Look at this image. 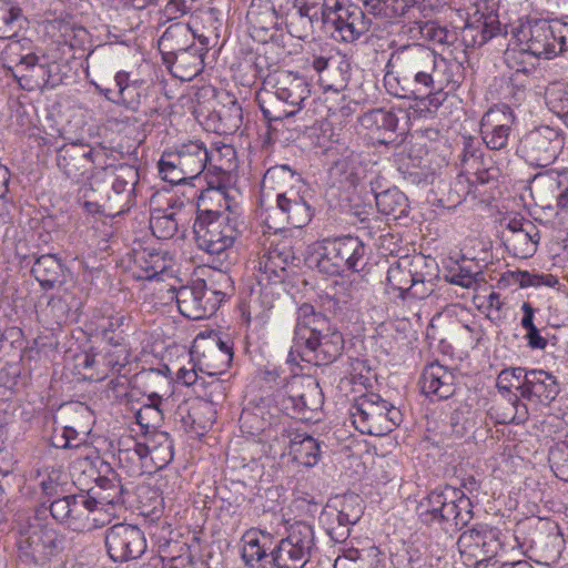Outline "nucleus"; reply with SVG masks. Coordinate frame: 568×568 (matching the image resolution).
Segmentation results:
<instances>
[{"instance_id": "nucleus-1", "label": "nucleus", "mask_w": 568, "mask_h": 568, "mask_svg": "<svg viewBox=\"0 0 568 568\" xmlns=\"http://www.w3.org/2000/svg\"><path fill=\"white\" fill-rule=\"evenodd\" d=\"M387 67L385 85L390 94L403 99H419L434 88L439 89L442 72L460 69L457 63L438 61L436 52L420 43L397 48Z\"/></svg>"}, {"instance_id": "nucleus-2", "label": "nucleus", "mask_w": 568, "mask_h": 568, "mask_svg": "<svg viewBox=\"0 0 568 568\" xmlns=\"http://www.w3.org/2000/svg\"><path fill=\"white\" fill-rule=\"evenodd\" d=\"M344 344L343 334L313 305L304 303L297 308L291 354L296 352L303 361L317 366L328 365L342 355Z\"/></svg>"}, {"instance_id": "nucleus-3", "label": "nucleus", "mask_w": 568, "mask_h": 568, "mask_svg": "<svg viewBox=\"0 0 568 568\" xmlns=\"http://www.w3.org/2000/svg\"><path fill=\"white\" fill-rule=\"evenodd\" d=\"M265 88L256 99L258 106L268 121L270 128L276 130L272 123L282 122L294 116L310 98L311 89L307 81L293 72L281 71L271 75Z\"/></svg>"}, {"instance_id": "nucleus-4", "label": "nucleus", "mask_w": 568, "mask_h": 568, "mask_svg": "<svg viewBox=\"0 0 568 568\" xmlns=\"http://www.w3.org/2000/svg\"><path fill=\"white\" fill-rule=\"evenodd\" d=\"M217 202L219 206H222V200ZM223 202L224 211L211 207L210 202L204 206H199L197 216L193 224L197 247L210 255H216L220 266H223L227 258V251L240 235L237 220L229 211L230 205L225 197Z\"/></svg>"}, {"instance_id": "nucleus-5", "label": "nucleus", "mask_w": 568, "mask_h": 568, "mask_svg": "<svg viewBox=\"0 0 568 568\" xmlns=\"http://www.w3.org/2000/svg\"><path fill=\"white\" fill-rule=\"evenodd\" d=\"M178 159V164L190 179H195L205 172V178L213 173L214 176L207 181L209 187L199 197L197 206H204L207 202L224 200L225 190L223 181L233 169L231 160L227 164H212L206 146L201 141H189L172 152Z\"/></svg>"}, {"instance_id": "nucleus-6", "label": "nucleus", "mask_w": 568, "mask_h": 568, "mask_svg": "<svg viewBox=\"0 0 568 568\" xmlns=\"http://www.w3.org/2000/svg\"><path fill=\"white\" fill-rule=\"evenodd\" d=\"M349 416L354 427L362 434L384 436L402 422V413L379 394L367 393L352 404Z\"/></svg>"}, {"instance_id": "nucleus-7", "label": "nucleus", "mask_w": 568, "mask_h": 568, "mask_svg": "<svg viewBox=\"0 0 568 568\" xmlns=\"http://www.w3.org/2000/svg\"><path fill=\"white\" fill-rule=\"evenodd\" d=\"M515 38L521 44L520 51L551 59L568 51V23L535 20L523 26Z\"/></svg>"}, {"instance_id": "nucleus-8", "label": "nucleus", "mask_w": 568, "mask_h": 568, "mask_svg": "<svg viewBox=\"0 0 568 568\" xmlns=\"http://www.w3.org/2000/svg\"><path fill=\"white\" fill-rule=\"evenodd\" d=\"M63 539L59 532L38 520L20 529L18 560L27 567H43L62 550Z\"/></svg>"}, {"instance_id": "nucleus-9", "label": "nucleus", "mask_w": 568, "mask_h": 568, "mask_svg": "<svg viewBox=\"0 0 568 568\" xmlns=\"http://www.w3.org/2000/svg\"><path fill=\"white\" fill-rule=\"evenodd\" d=\"M282 412L292 418L311 419L312 413L323 405L318 383L311 376H293L275 396Z\"/></svg>"}, {"instance_id": "nucleus-10", "label": "nucleus", "mask_w": 568, "mask_h": 568, "mask_svg": "<svg viewBox=\"0 0 568 568\" xmlns=\"http://www.w3.org/2000/svg\"><path fill=\"white\" fill-rule=\"evenodd\" d=\"M321 19L335 40L346 43L355 42L371 28V20L359 7L341 0H324Z\"/></svg>"}, {"instance_id": "nucleus-11", "label": "nucleus", "mask_w": 568, "mask_h": 568, "mask_svg": "<svg viewBox=\"0 0 568 568\" xmlns=\"http://www.w3.org/2000/svg\"><path fill=\"white\" fill-rule=\"evenodd\" d=\"M317 261L321 272L341 275L346 271L358 272L365 266L366 247L357 236H343L325 241Z\"/></svg>"}, {"instance_id": "nucleus-12", "label": "nucleus", "mask_w": 568, "mask_h": 568, "mask_svg": "<svg viewBox=\"0 0 568 568\" xmlns=\"http://www.w3.org/2000/svg\"><path fill=\"white\" fill-rule=\"evenodd\" d=\"M315 548L313 527L304 521L293 524L287 536L271 550L268 562L275 568H304Z\"/></svg>"}, {"instance_id": "nucleus-13", "label": "nucleus", "mask_w": 568, "mask_h": 568, "mask_svg": "<svg viewBox=\"0 0 568 568\" xmlns=\"http://www.w3.org/2000/svg\"><path fill=\"white\" fill-rule=\"evenodd\" d=\"M318 74L322 87L326 90L341 92L347 88L351 79V62L338 49L324 45L313 51L306 59Z\"/></svg>"}, {"instance_id": "nucleus-14", "label": "nucleus", "mask_w": 568, "mask_h": 568, "mask_svg": "<svg viewBox=\"0 0 568 568\" xmlns=\"http://www.w3.org/2000/svg\"><path fill=\"white\" fill-rule=\"evenodd\" d=\"M562 145L560 132L542 125L527 132L520 139L517 152L530 165L546 168L555 162Z\"/></svg>"}, {"instance_id": "nucleus-15", "label": "nucleus", "mask_w": 568, "mask_h": 568, "mask_svg": "<svg viewBox=\"0 0 568 568\" xmlns=\"http://www.w3.org/2000/svg\"><path fill=\"white\" fill-rule=\"evenodd\" d=\"M224 294L209 288L204 281L197 280L192 285L181 286L175 293L180 313L190 320L210 317L220 307Z\"/></svg>"}, {"instance_id": "nucleus-16", "label": "nucleus", "mask_w": 568, "mask_h": 568, "mask_svg": "<svg viewBox=\"0 0 568 568\" xmlns=\"http://www.w3.org/2000/svg\"><path fill=\"white\" fill-rule=\"evenodd\" d=\"M457 546L460 555L473 564L488 562L501 548L500 530L487 524H476L460 534Z\"/></svg>"}, {"instance_id": "nucleus-17", "label": "nucleus", "mask_w": 568, "mask_h": 568, "mask_svg": "<svg viewBox=\"0 0 568 568\" xmlns=\"http://www.w3.org/2000/svg\"><path fill=\"white\" fill-rule=\"evenodd\" d=\"M104 542L114 562H125L140 558L146 550L144 532L134 525L115 524L105 531Z\"/></svg>"}, {"instance_id": "nucleus-18", "label": "nucleus", "mask_w": 568, "mask_h": 568, "mask_svg": "<svg viewBox=\"0 0 568 568\" xmlns=\"http://www.w3.org/2000/svg\"><path fill=\"white\" fill-rule=\"evenodd\" d=\"M101 153L83 142L67 143L57 151V165L70 180L80 182L88 179Z\"/></svg>"}, {"instance_id": "nucleus-19", "label": "nucleus", "mask_w": 568, "mask_h": 568, "mask_svg": "<svg viewBox=\"0 0 568 568\" xmlns=\"http://www.w3.org/2000/svg\"><path fill=\"white\" fill-rule=\"evenodd\" d=\"M515 121V113L509 105L496 104L491 106L480 120L483 141L490 150L505 149Z\"/></svg>"}, {"instance_id": "nucleus-20", "label": "nucleus", "mask_w": 568, "mask_h": 568, "mask_svg": "<svg viewBox=\"0 0 568 568\" xmlns=\"http://www.w3.org/2000/svg\"><path fill=\"white\" fill-rule=\"evenodd\" d=\"M363 515V507L358 495L352 494L343 497L339 508L328 507L322 514L326 520L327 532L332 538L345 539L349 534V527L355 525Z\"/></svg>"}, {"instance_id": "nucleus-21", "label": "nucleus", "mask_w": 568, "mask_h": 568, "mask_svg": "<svg viewBox=\"0 0 568 568\" xmlns=\"http://www.w3.org/2000/svg\"><path fill=\"white\" fill-rule=\"evenodd\" d=\"M305 186L288 187L282 193H276L275 211L286 224L293 227H303L312 220L313 210L308 203Z\"/></svg>"}, {"instance_id": "nucleus-22", "label": "nucleus", "mask_w": 568, "mask_h": 568, "mask_svg": "<svg viewBox=\"0 0 568 568\" xmlns=\"http://www.w3.org/2000/svg\"><path fill=\"white\" fill-rule=\"evenodd\" d=\"M278 10L285 18L287 32L296 39L304 40L313 33L314 22L320 19L322 7L304 0H292L286 2L285 8L278 4Z\"/></svg>"}, {"instance_id": "nucleus-23", "label": "nucleus", "mask_w": 568, "mask_h": 568, "mask_svg": "<svg viewBox=\"0 0 568 568\" xmlns=\"http://www.w3.org/2000/svg\"><path fill=\"white\" fill-rule=\"evenodd\" d=\"M517 389L523 398L542 405H549L560 390L556 377L542 369L525 373L524 382Z\"/></svg>"}, {"instance_id": "nucleus-24", "label": "nucleus", "mask_w": 568, "mask_h": 568, "mask_svg": "<svg viewBox=\"0 0 568 568\" xmlns=\"http://www.w3.org/2000/svg\"><path fill=\"white\" fill-rule=\"evenodd\" d=\"M216 409L203 398H193L184 402L178 408V415L187 433L203 436L215 420Z\"/></svg>"}, {"instance_id": "nucleus-25", "label": "nucleus", "mask_w": 568, "mask_h": 568, "mask_svg": "<svg viewBox=\"0 0 568 568\" xmlns=\"http://www.w3.org/2000/svg\"><path fill=\"white\" fill-rule=\"evenodd\" d=\"M199 40V44L163 61L173 77L182 81H190L203 70L204 54L207 51V39L200 38Z\"/></svg>"}, {"instance_id": "nucleus-26", "label": "nucleus", "mask_w": 568, "mask_h": 568, "mask_svg": "<svg viewBox=\"0 0 568 568\" xmlns=\"http://www.w3.org/2000/svg\"><path fill=\"white\" fill-rule=\"evenodd\" d=\"M125 488L123 487L119 474L110 466L102 462L99 468V476L95 478V485L85 493L94 498L110 505L114 508H122L124 505Z\"/></svg>"}, {"instance_id": "nucleus-27", "label": "nucleus", "mask_w": 568, "mask_h": 568, "mask_svg": "<svg viewBox=\"0 0 568 568\" xmlns=\"http://www.w3.org/2000/svg\"><path fill=\"white\" fill-rule=\"evenodd\" d=\"M103 92L108 100L136 111L148 97V85L144 81H131L129 73L121 71L114 77V89H105Z\"/></svg>"}, {"instance_id": "nucleus-28", "label": "nucleus", "mask_w": 568, "mask_h": 568, "mask_svg": "<svg viewBox=\"0 0 568 568\" xmlns=\"http://www.w3.org/2000/svg\"><path fill=\"white\" fill-rule=\"evenodd\" d=\"M420 389L426 396L437 399L452 397L456 389V375L439 363L427 365L420 376Z\"/></svg>"}, {"instance_id": "nucleus-29", "label": "nucleus", "mask_w": 568, "mask_h": 568, "mask_svg": "<svg viewBox=\"0 0 568 568\" xmlns=\"http://www.w3.org/2000/svg\"><path fill=\"white\" fill-rule=\"evenodd\" d=\"M139 181V172L132 165H120L112 182L113 195L108 196L109 209L113 214H120L130 209L134 186Z\"/></svg>"}, {"instance_id": "nucleus-30", "label": "nucleus", "mask_w": 568, "mask_h": 568, "mask_svg": "<svg viewBox=\"0 0 568 568\" xmlns=\"http://www.w3.org/2000/svg\"><path fill=\"white\" fill-rule=\"evenodd\" d=\"M77 531H91L101 528L116 516V508L105 505L88 493H81Z\"/></svg>"}, {"instance_id": "nucleus-31", "label": "nucleus", "mask_w": 568, "mask_h": 568, "mask_svg": "<svg viewBox=\"0 0 568 568\" xmlns=\"http://www.w3.org/2000/svg\"><path fill=\"white\" fill-rule=\"evenodd\" d=\"M455 498L446 500L442 513L438 515V520L435 525L440 526L444 530L450 529L460 530L473 518V505L470 497L464 490L455 488Z\"/></svg>"}, {"instance_id": "nucleus-32", "label": "nucleus", "mask_w": 568, "mask_h": 568, "mask_svg": "<svg viewBox=\"0 0 568 568\" xmlns=\"http://www.w3.org/2000/svg\"><path fill=\"white\" fill-rule=\"evenodd\" d=\"M142 444L146 457L148 473L162 469L172 462L174 446L166 432L152 430L145 436V442Z\"/></svg>"}, {"instance_id": "nucleus-33", "label": "nucleus", "mask_w": 568, "mask_h": 568, "mask_svg": "<svg viewBox=\"0 0 568 568\" xmlns=\"http://www.w3.org/2000/svg\"><path fill=\"white\" fill-rule=\"evenodd\" d=\"M195 44V34L187 23L182 22L169 26L158 42L163 61Z\"/></svg>"}, {"instance_id": "nucleus-34", "label": "nucleus", "mask_w": 568, "mask_h": 568, "mask_svg": "<svg viewBox=\"0 0 568 568\" xmlns=\"http://www.w3.org/2000/svg\"><path fill=\"white\" fill-rule=\"evenodd\" d=\"M78 291L79 288L73 285L71 288H64L62 293L52 295L42 310L43 315L52 324L65 323L70 313L78 312L82 306L81 300L77 296Z\"/></svg>"}, {"instance_id": "nucleus-35", "label": "nucleus", "mask_w": 568, "mask_h": 568, "mask_svg": "<svg viewBox=\"0 0 568 568\" xmlns=\"http://www.w3.org/2000/svg\"><path fill=\"white\" fill-rule=\"evenodd\" d=\"M361 125L376 135L382 144L392 142L390 136L395 133L398 119L396 114L386 109H373L365 112L358 119Z\"/></svg>"}, {"instance_id": "nucleus-36", "label": "nucleus", "mask_w": 568, "mask_h": 568, "mask_svg": "<svg viewBox=\"0 0 568 568\" xmlns=\"http://www.w3.org/2000/svg\"><path fill=\"white\" fill-rule=\"evenodd\" d=\"M31 274L42 288L51 290L57 285L65 283L67 268L57 255L44 254L34 261Z\"/></svg>"}, {"instance_id": "nucleus-37", "label": "nucleus", "mask_w": 568, "mask_h": 568, "mask_svg": "<svg viewBox=\"0 0 568 568\" xmlns=\"http://www.w3.org/2000/svg\"><path fill=\"white\" fill-rule=\"evenodd\" d=\"M501 23L496 14L481 16L475 22H468L462 32V40L466 47H480L491 38L500 34Z\"/></svg>"}, {"instance_id": "nucleus-38", "label": "nucleus", "mask_w": 568, "mask_h": 568, "mask_svg": "<svg viewBox=\"0 0 568 568\" xmlns=\"http://www.w3.org/2000/svg\"><path fill=\"white\" fill-rule=\"evenodd\" d=\"M386 557L376 546L349 548L337 556L334 568H386Z\"/></svg>"}, {"instance_id": "nucleus-39", "label": "nucleus", "mask_w": 568, "mask_h": 568, "mask_svg": "<svg viewBox=\"0 0 568 568\" xmlns=\"http://www.w3.org/2000/svg\"><path fill=\"white\" fill-rule=\"evenodd\" d=\"M134 264L140 270L139 277L154 280L171 266L168 252L154 247H144L134 252Z\"/></svg>"}, {"instance_id": "nucleus-40", "label": "nucleus", "mask_w": 568, "mask_h": 568, "mask_svg": "<svg viewBox=\"0 0 568 568\" xmlns=\"http://www.w3.org/2000/svg\"><path fill=\"white\" fill-rule=\"evenodd\" d=\"M290 455L293 460L305 467L315 466L321 456V446L317 439L306 433L290 434Z\"/></svg>"}, {"instance_id": "nucleus-41", "label": "nucleus", "mask_w": 568, "mask_h": 568, "mask_svg": "<svg viewBox=\"0 0 568 568\" xmlns=\"http://www.w3.org/2000/svg\"><path fill=\"white\" fill-rule=\"evenodd\" d=\"M422 268H432L424 256L414 257L408 265L397 263L388 268L387 281L394 290L399 292V296L405 298L408 295L415 271H422Z\"/></svg>"}, {"instance_id": "nucleus-42", "label": "nucleus", "mask_w": 568, "mask_h": 568, "mask_svg": "<svg viewBox=\"0 0 568 568\" xmlns=\"http://www.w3.org/2000/svg\"><path fill=\"white\" fill-rule=\"evenodd\" d=\"M81 493L73 495H60L53 497L49 510L53 519L67 525L73 531L78 529L79 511L81 507Z\"/></svg>"}, {"instance_id": "nucleus-43", "label": "nucleus", "mask_w": 568, "mask_h": 568, "mask_svg": "<svg viewBox=\"0 0 568 568\" xmlns=\"http://www.w3.org/2000/svg\"><path fill=\"white\" fill-rule=\"evenodd\" d=\"M277 0L271 1H252L246 19L251 29L255 32H267L277 26L278 9H276Z\"/></svg>"}, {"instance_id": "nucleus-44", "label": "nucleus", "mask_w": 568, "mask_h": 568, "mask_svg": "<svg viewBox=\"0 0 568 568\" xmlns=\"http://www.w3.org/2000/svg\"><path fill=\"white\" fill-rule=\"evenodd\" d=\"M372 191L374 192L376 206L379 213L390 216L394 220L407 216L409 203L407 196L400 190L392 187L377 192L375 187H372Z\"/></svg>"}, {"instance_id": "nucleus-45", "label": "nucleus", "mask_w": 568, "mask_h": 568, "mask_svg": "<svg viewBox=\"0 0 568 568\" xmlns=\"http://www.w3.org/2000/svg\"><path fill=\"white\" fill-rule=\"evenodd\" d=\"M455 487L445 486L443 489L432 491L425 501H422L417 508L419 519L427 526H433L438 520V515L446 500L455 498Z\"/></svg>"}, {"instance_id": "nucleus-46", "label": "nucleus", "mask_w": 568, "mask_h": 568, "mask_svg": "<svg viewBox=\"0 0 568 568\" xmlns=\"http://www.w3.org/2000/svg\"><path fill=\"white\" fill-rule=\"evenodd\" d=\"M303 186L301 175L293 171L288 165H274L270 168L262 180V189H271L276 193H282L288 187Z\"/></svg>"}, {"instance_id": "nucleus-47", "label": "nucleus", "mask_w": 568, "mask_h": 568, "mask_svg": "<svg viewBox=\"0 0 568 568\" xmlns=\"http://www.w3.org/2000/svg\"><path fill=\"white\" fill-rule=\"evenodd\" d=\"M164 399L156 392L148 395L146 402L135 414L136 423L146 432L150 429L156 430L164 419L163 413Z\"/></svg>"}, {"instance_id": "nucleus-48", "label": "nucleus", "mask_w": 568, "mask_h": 568, "mask_svg": "<svg viewBox=\"0 0 568 568\" xmlns=\"http://www.w3.org/2000/svg\"><path fill=\"white\" fill-rule=\"evenodd\" d=\"M143 450L142 443L134 439L126 440L118 452L120 465L128 468L132 475L148 473L146 457Z\"/></svg>"}, {"instance_id": "nucleus-49", "label": "nucleus", "mask_w": 568, "mask_h": 568, "mask_svg": "<svg viewBox=\"0 0 568 568\" xmlns=\"http://www.w3.org/2000/svg\"><path fill=\"white\" fill-rule=\"evenodd\" d=\"M26 18L21 8L12 0H0V39L16 37Z\"/></svg>"}, {"instance_id": "nucleus-50", "label": "nucleus", "mask_w": 568, "mask_h": 568, "mask_svg": "<svg viewBox=\"0 0 568 568\" xmlns=\"http://www.w3.org/2000/svg\"><path fill=\"white\" fill-rule=\"evenodd\" d=\"M44 57L34 52L20 54L16 69L21 73L19 81H26L30 89L37 88V81H43L45 75Z\"/></svg>"}, {"instance_id": "nucleus-51", "label": "nucleus", "mask_w": 568, "mask_h": 568, "mask_svg": "<svg viewBox=\"0 0 568 568\" xmlns=\"http://www.w3.org/2000/svg\"><path fill=\"white\" fill-rule=\"evenodd\" d=\"M180 220V212L154 210L150 217L152 234L160 240L172 239L178 232Z\"/></svg>"}, {"instance_id": "nucleus-52", "label": "nucleus", "mask_w": 568, "mask_h": 568, "mask_svg": "<svg viewBox=\"0 0 568 568\" xmlns=\"http://www.w3.org/2000/svg\"><path fill=\"white\" fill-rule=\"evenodd\" d=\"M374 16L395 18L403 16L415 3V0H359Z\"/></svg>"}, {"instance_id": "nucleus-53", "label": "nucleus", "mask_w": 568, "mask_h": 568, "mask_svg": "<svg viewBox=\"0 0 568 568\" xmlns=\"http://www.w3.org/2000/svg\"><path fill=\"white\" fill-rule=\"evenodd\" d=\"M549 110L559 118L568 119V84L554 82L548 85L545 93Z\"/></svg>"}, {"instance_id": "nucleus-54", "label": "nucleus", "mask_w": 568, "mask_h": 568, "mask_svg": "<svg viewBox=\"0 0 568 568\" xmlns=\"http://www.w3.org/2000/svg\"><path fill=\"white\" fill-rule=\"evenodd\" d=\"M223 372V368L207 372L209 381L203 379V385L195 390L197 394L195 398H203V400L210 402L213 407L223 400L225 397V386L223 381L216 377L217 374Z\"/></svg>"}, {"instance_id": "nucleus-55", "label": "nucleus", "mask_w": 568, "mask_h": 568, "mask_svg": "<svg viewBox=\"0 0 568 568\" xmlns=\"http://www.w3.org/2000/svg\"><path fill=\"white\" fill-rule=\"evenodd\" d=\"M256 271V280L260 284L283 283L288 276L287 270L278 267V264L276 265L266 253L258 258Z\"/></svg>"}, {"instance_id": "nucleus-56", "label": "nucleus", "mask_w": 568, "mask_h": 568, "mask_svg": "<svg viewBox=\"0 0 568 568\" xmlns=\"http://www.w3.org/2000/svg\"><path fill=\"white\" fill-rule=\"evenodd\" d=\"M220 121L219 130L223 133L234 132L242 124V106L237 101H231L229 105H223L216 111Z\"/></svg>"}, {"instance_id": "nucleus-57", "label": "nucleus", "mask_w": 568, "mask_h": 568, "mask_svg": "<svg viewBox=\"0 0 568 568\" xmlns=\"http://www.w3.org/2000/svg\"><path fill=\"white\" fill-rule=\"evenodd\" d=\"M445 280L450 284L471 288L483 280V274L481 272H474L469 267L456 263V265L448 268Z\"/></svg>"}, {"instance_id": "nucleus-58", "label": "nucleus", "mask_w": 568, "mask_h": 568, "mask_svg": "<svg viewBox=\"0 0 568 568\" xmlns=\"http://www.w3.org/2000/svg\"><path fill=\"white\" fill-rule=\"evenodd\" d=\"M435 275L428 268H422V271H415V276L409 284L408 295L413 298L423 300L429 296L435 287L434 284Z\"/></svg>"}, {"instance_id": "nucleus-59", "label": "nucleus", "mask_w": 568, "mask_h": 568, "mask_svg": "<svg viewBox=\"0 0 568 568\" xmlns=\"http://www.w3.org/2000/svg\"><path fill=\"white\" fill-rule=\"evenodd\" d=\"M158 166L162 179L172 184H179L190 179L184 174V171L181 170V166L178 164V159L172 152H164Z\"/></svg>"}, {"instance_id": "nucleus-60", "label": "nucleus", "mask_w": 568, "mask_h": 568, "mask_svg": "<svg viewBox=\"0 0 568 568\" xmlns=\"http://www.w3.org/2000/svg\"><path fill=\"white\" fill-rule=\"evenodd\" d=\"M508 276H510L515 283H518L520 287L541 285L555 287L558 284V278L552 274H537L529 273L528 271H515L509 272Z\"/></svg>"}, {"instance_id": "nucleus-61", "label": "nucleus", "mask_w": 568, "mask_h": 568, "mask_svg": "<svg viewBox=\"0 0 568 568\" xmlns=\"http://www.w3.org/2000/svg\"><path fill=\"white\" fill-rule=\"evenodd\" d=\"M78 367L87 371L84 376L90 379L101 381L106 376V371L102 367L101 355L91 352H84L78 356Z\"/></svg>"}, {"instance_id": "nucleus-62", "label": "nucleus", "mask_w": 568, "mask_h": 568, "mask_svg": "<svg viewBox=\"0 0 568 568\" xmlns=\"http://www.w3.org/2000/svg\"><path fill=\"white\" fill-rule=\"evenodd\" d=\"M458 83L457 80H454L450 77H443L439 89L434 88L432 92H426L425 95H422L418 100L425 101V106L428 111L437 110L443 102L445 101L447 94L444 92V89L452 84V89Z\"/></svg>"}, {"instance_id": "nucleus-63", "label": "nucleus", "mask_w": 568, "mask_h": 568, "mask_svg": "<svg viewBox=\"0 0 568 568\" xmlns=\"http://www.w3.org/2000/svg\"><path fill=\"white\" fill-rule=\"evenodd\" d=\"M62 471L58 468H51L47 471L45 477L40 481L42 493L49 498L58 497L64 493L61 483Z\"/></svg>"}, {"instance_id": "nucleus-64", "label": "nucleus", "mask_w": 568, "mask_h": 568, "mask_svg": "<svg viewBox=\"0 0 568 568\" xmlns=\"http://www.w3.org/2000/svg\"><path fill=\"white\" fill-rule=\"evenodd\" d=\"M129 351L126 347H120L118 349L108 351L101 355L102 367L120 373L121 369L128 364Z\"/></svg>"}]
</instances>
